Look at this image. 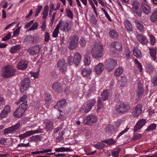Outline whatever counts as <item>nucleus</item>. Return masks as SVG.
Listing matches in <instances>:
<instances>
[{
    "instance_id": "f257e3e1",
    "label": "nucleus",
    "mask_w": 157,
    "mask_h": 157,
    "mask_svg": "<svg viewBox=\"0 0 157 157\" xmlns=\"http://www.w3.org/2000/svg\"><path fill=\"white\" fill-rule=\"evenodd\" d=\"M103 48L100 42H95L93 45L91 50V54L96 59L101 58L103 56Z\"/></svg>"
},
{
    "instance_id": "f03ea898",
    "label": "nucleus",
    "mask_w": 157,
    "mask_h": 157,
    "mask_svg": "<svg viewBox=\"0 0 157 157\" xmlns=\"http://www.w3.org/2000/svg\"><path fill=\"white\" fill-rule=\"evenodd\" d=\"M16 71V69L13 66L8 65L4 67L1 75L4 78H9L14 76Z\"/></svg>"
},
{
    "instance_id": "7ed1b4c3",
    "label": "nucleus",
    "mask_w": 157,
    "mask_h": 157,
    "mask_svg": "<svg viewBox=\"0 0 157 157\" xmlns=\"http://www.w3.org/2000/svg\"><path fill=\"white\" fill-rule=\"evenodd\" d=\"M28 107V105L26 101L21 103L13 112L14 116L16 117H21L25 113Z\"/></svg>"
},
{
    "instance_id": "20e7f679",
    "label": "nucleus",
    "mask_w": 157,
    "mask_h": 157,
    "mask_svg": "<svg viewBox=\"0 0 157 157\" xmlns=\"http://www.w3.org/2000/svg\"><path fill=\"white\" fill-rule=\"evenodd\" d=\"M21 128V125L20 123L17 122L15 124L4 129L3 130V133L5 135L9 134H12L17 132Z\"/></svg>"
},
{
    "instance_id": "39448f33",
    "label": "nucleus",
    "mask_w": 157,
    "mask_h": 157,
    "mask_svg": "<svg viewBox=\"0 0 157 157\" xmlns=\"http://www.w3.org/2000/svg\"><path fill=\"white\" fill-rule=\"evenodd\" d=\"M81 60V56L78 52L75 53L73 58L70 56L68 57L67 63L70 65L74 63L76 66H78Z\"/></svg>"
},
{
    "instance_id": "423d86ee",
    "label": "nucleus",
    "mask_w": 157,
    "mask_h": 157,
    "mask_svg": "<svg viewBox=\"0 0 157 157\" xmlns=\"http://www.w3.org/2000/svg\"><path fill=\"white\" fill-rule=\"evenodd\" d=\"M130 105L127 103L121 102L119 105L116 106L115 110L118 113H124L128 112L130 109Z\"/></svg>"
},
{
    "instance_id": "0eeeda50",
    "label": "nucleus",
    "mask_w": 157,
    "mask_h": 157,
    "mask_svg": "<svg viewBox=\"0 0 157 157\" xmlns=\"http://www.w3.org/2000/svg\"><path fill=\"white\" fill-rule=\"evenodd\" d=\"M97 120V117L96 116L90 114L83 119L82 123L86 125H91L96 122Z\"/></svg>"
},
{
    "instance_id": "6e6552de",
    "label": "nucleus",
    "mask_w": 157,
    "mask_h": 157,
    "mask_svg": "<svg viewBox=\"0 0 157 157\" xmlns=\"http://www.w3.org/2000/svg\"><path fill=\"white\" fill-rule=\"evenodd\" d=\"M79 38L76 35H74L70 39L68 48L71 50L75 49L78 46Z\"/></svg>"
},
{
    "instance_id": "1a4fd4ad",
    "label": "nucleus",
    "mask_w": 157,
    "mask_h": 157,
    "mask_svg": "<svg viewBox=\"0 0 157 157\" xmlns=\"http://www.w3.org/2000/svg\"><path fill=\"white\" fill-rule=\"evenodd\" d=\"M117 65V61L113 59H108L105 62V68L109 71H112Z\"/></svg>"
},
{
    "instance_id": "9d476101",
    "label": "nucleus",
    "mask_w": 157,
    "mask_h": 157,
    "mask_svg": "<svg viewBox=\"0 0 157 157\" xmlns=\"http://www.w3.org/2000/svg\"><path fill=\"white\" fill-rule=\"evenodd\" d=\"M57 65L60 72L63 74H65L67 71V65L65 60L63 59L59 60Z\"/></svg>"
},
{
    "instance_id": "9b49d317",
    "label": "nucleus",
    "mask_w": 157,
    "mask_h": 157,
    "mask_svg": "<svg viewBox=\"0 0 157 157\" xmlns=\"http://www.w3.org/2000/svg\"><path fill=\"white\" fill-rule=\"evenodd\" d=\"M31 81L29 78H26L23 79L21 82L20 87L21 91L23 93L29 88Z\"/></svg>"
},
{
    "instance_id": "f8f14e48",
    "label": "nucleus",
    "mask_w": 157,
    "mask_h": 157,
    "mask_svg": "<svg viewBox=\"0 0 157 157\" xmlns=\"http://www.w3.org/2000/svg\"><path fill=\"white\" fill-rule=\"evenodd\" d=\"M58 25H59L60 29L66 33H69L71 29V28L69 26V24L67 22L61 21Z\"/></svg>"
},
{
    "instance_id": "ddd939ff",
    "label": "nucleus",
    "mask_w": 157,
    "mask_h": 157,
    "mask_svg": "<svg viewBox=\"0 0 157 157\" xmlns=\"http://www.w3.org/2000/svg\"><path fill=\"white\" fill-rule=\"evenodd\" d=\"M41 46L39 45L30 47L27 50L29 54L32 55H34L38 54L40 51Z\"/></svg>"
},
{
    "instance_id": "4468645a",
    "label": "nucleus",
    "mask_w": 157,
    "mask_h": 157,
    "mask_svg": "<svg viewBox=\"0 0 157 157\" xmlns=\"http://www.w3.org/2000/svg\"><path fill=\"white\" fill-rule=\"evenodd\" d=\"M52 90L58 93H59L62 90V87L61 83L58 82H54L52 85Z\"/></svg>"
},
{
    "instance_id": "2eb2a0df",
    "label": "nucleus",
    "mask_w": 157,
    "mask_h": 157,
    "mask_svg": "<svg viewBox=\"0 0 157 157\" xmlns=\"http://www.w3.org/2000/svg\"><path fill=\"white\" fill-rule=\"evenodd\" d=\"M104 68V65L102 63H99L96 65L94 66V71L98 75H100L103 71Z\"/></svg>"
},
{
    "instance_id": "dca6fc26",
    "label": "nucleus",
    "mask_w": 157,
    "mask_h": 157,
    "mask_svg": "<svg viewBox=\"0 0 157 157\" xmlns=\"http://www.w3.org/2000/svg\"><path fill=\"white\" fill-rule=\"evenodd\" d=\"M28 62L25 60L21 61L17 65V67L18 70H24L28 67Z\"/></svg>"
},
{
    "instance_id": "f3484780",
    "label": "nucleus",
    "mask_w": 157,
    "mask_h": 157,
    "mask_svg": "<svg viewBox=\"0 0 157 157\" xmlns=\"http://www.w3.org/2000/svg\"><path fill=\"white\" fill-rule=\"evenodd\" d=\"M146 120L142 119L138 121L135 126L134 127L133 130L134 132H136L138 130L140 129L146 124Z\"/></svg>"
},
{
    "instance_id": "a211bd4d",
    "label": "nucleus",
    "mask_w": 157,
    "mask_h": 157,
    "mask_svg": "<svg viewBox=\"0 0 157 157\" xmlns=\"http://www.w3.org/2000/svg\"><path fill=\"white\" fill-rule=\"evenodd\" d=\"M39 132V131L38 130L34 131L31 130L30 131H27L25 133L23 134L19 135L18 137H19L21 139H22L25 138L33 134L38 133Z\"/></svg>"
},
{
    "instance_id": "6ab92c4d",
    "label": "nucleus",
    "mask_w": 157,
    "mask_h": 157,
    "mask_svg": "<svg viewBox=\"0 0 157 157\" xmlns=\"http://www.w3.org/2000/svg\"><path fill=\"white\" fill-rule=\"evenodd\" d=\"M96 103V101L94 99H91L88 100L87 102L86 109L84 110L85 113L89 112L91 109L92 107L94 106Z\"/></svg>"
},
{
    "instance_id": "aec40b11",
    "label": "nucleus",
    "mask_w": 157,
    "mask_h": 157,
    "mask_svg": "<svg viewBox=\"0 0 157 157\" xmlns=\"http://www.w3.org/2000/svg\"><path fill=\"white\" fill-rule=\"evenodd\" d=\"M142 105L140 104L138 105L133 109L132 113V115L134 117H137L141 113L142 111Z\"/></svg>"
},
{
    "instance_id": "412c9836",
    "label": "nucleus",
    "mask_w": 157,
    "mask_h": 157,
    "mask_svg": "<svg viewBox=\"0 0 157 157\" xmlns=\"http://www.w3.org/2000/svg\"><path fill=\"white\" fill-rule=\"evenodd\" d=\"M138 89L136 90L137 96L138 97H141L143 94L144 90L141 83L139 82L137 85Z\"/></svg>"
},
{
    "instance_id": "4be33fe9",
    "label": "nucleus",
    "mask_w": 157,
    "mask_h": 157,
    "mask_svg": "<svg viewBox=\"0 0 157 157\" xmlns=\"http://www.w3.org/2000/svg\"><path fill=\"white\" fill-rule=\"evenodd\" d=\"M157 48L155 47L152 48H149L150 54L151 57L152 58V59L155 60L156 59Z\"/></svg>"
},
{
    "instance_id": "5701e85b",
    "label": "nucleus",
    "mask_w": 157,
    "mask_h": 157,
    "mask_svg": "<svg viewBox=\"0 0 157 157\" xmlns=\"http://www.w3.org/2000/svg\"><path fill=\"white\" fill-rule=\"evenodd\" d=\"M66 102V100L65 99H63L62 100L59 101L54 106V108L56 109L61 108L64 106Z\"/></svg>"
},
{
    "instance_id": "b1692460",
    "label": "nucleus",
    "mask_w": 157,
    "mask_h": 157,
    "mask_svg": "<svg viewBox=\"0 0 157 157\" xmlns=\"http://www.w3.org/2000/svg\"><path fill=\"white\" fill-rule=\"evenodd\" d=\"M124 24L128 31L132 32L133 31L132 25L129 20H126L124 21Z\"/></svg>"
},
{
    "instance_id": "393cba45",
    "label": "nucleus",
    "mask_w": 157,
    "mask_h": 157,
    "mask_svg": "<svg viewBox=\"0 0 157 157\" xmlns=\"http://www.w3.org/2000/svg\"><path fill=\"white\" fill-rule=\"evenodd\" d=\"M137 38L140 42L142 44H145L147 43L146 38L141 34H138L137 36Z\"/></svg>"
},
{
    "instance_id": "a878e982",
    "label": "nucleus",
    "mask_w": 157,
    "mask_h": 157,
    "mask_svg": "<svg viewBox=\"0 0 157 157\" xmlns=\"http://www.w3.org/2000/svg\"><path fill=\"white\" fill-rule=\"evenodd\" d=\"M34 40L33 36L31 35H29L25 37L24 40V42L28 44H30L34 43Z\"/></svg>"
},
{
    "instance_id": "bb28decb",
    "label": "nucleus",
    "mask_w": 157,
    "mask_h": 157,
    "mask_svg": "<svg viewBox=\"0 0 157 157\" xmlns=\"http://www.w3.org/2000/svg\"><path fill=\"white\" fill-rule=\"evenodd\" d=\"M109 95V91L108 90H105L101 94L102 100L105 101L107 100Z\"/></svg>"
},
{
    "instance_id": "cd10ccee",
    "label": "nucleus",
    "mask_w": 157,
    "mask_h": 157,
    "mask_svg": "<svg viewBox=\"0 0 157 157\" xmlns=\"http://www.w3.org/2000/svg\"><path fill=\"white\" fill-rule=\"evenodd\" d=\"M81 72L83 76L86 77L91 74L92 70L90 68H85L82 70Z\"/></svg>"
},
{
    "instance_id": "c85d7f7f",
    "label": "nucleus",
    "mask_w": 157,
    "mask_h": 157,
    "mask_svg": "<svg viewBox=\"0 0 157 157\" xmlns=\"http://www.w3.org/2000/svg\"><path fill=\"white\" fill-rule=\"evenodd\" d=\"M109 35V36L113 39H117L118 36L117 32L113 29H112L110 31Z\"/></svg>"
},
{
    "instance_id": "c756f323",
    "label": "nucleus",
    "mask_w": 157,
    "mask_h": 157,
    "mask_svg": "<svg viewBox=\"0 0 157 157\" xmlns=\"http://www.w3.org/2000/svg\"><path fill=\"white\" fill-rule=\"evenodd\" d=\"M111 45L116 50H121L122 49L121 44L118 42H114L111 43Z\"/></svg>"
},
{
    "instance_id": "7c9ffc66",
    "label": "nucleus",
    "mask_w": 157,
    "mask_h": 157,
    "mask_svg": "<svg viewBox=\"0 0 157 157\" xmlns=\"http://www.w3.org/2000/svg\"><path fill=\"white\" fill-rule=\"evenodd\" d=\"M55 151L56 152H62L65 151H72V150L69 148L62 147L57 148L56 149Z\"/></svg>"
},
{
    "instance_id": "2f4dec72",
    "label": "nucleus",
    "mask_w": 157,
    "mask_h": 157,
    "mask_svg": "<svg viewBox=\"0 0 157 157\" xmlns=\"http://www.w3.org/2000/svg\"><path fill=\"white\" fill-rule=\"evenodd\" d=\"M127 79L125 76H122L119 80V84L121 86H124L127 82Z\"/></svg>"
},
{
    "instance_id": "473e14b6",
    "label": "nucleus",
    "mask_w": 157,
    "mask_h": 157,
    "mask_svg": "<svg viewBox=\"0 0 157 157\" xmlns=\"http://www.w3.org/2000/svg\"><path fill=\"white\" fill-rule=\"evenodd\" d=\"M150 19L152 22L157 21V9L152 13L150 17Z\"/></svg>"
},
{
    "instance_id": "72a5a7b5",
    "label": "nucleus",
    "mask_w": 157,
    "mask_h": 157,
    "mask_svg": "<svg viewBox=\"0 0 157 157\" xmlns=\"http://www.w3.org/2000/svg\"><path fill=\"white\" fill-rule=\"evenodd\" d=\"M140 5L139 2L137 0H135L132 2V6L134 10H136L138 9Z\"/></svg>"
},
{
    "instance_id": "f704fd0d",
    "label": "nucleus",
    "mask_w": 157,
    "mask_h": 157,
    "mask_svg": "<svg viewBox=\"0 0 157 157\" xmlns=\"http://www.w3.org/2000/svg\"><path fill=\"white\" fill-rule=\"evenodd\" d=\"M105 146V144L101 143H98V144H94L93 146L98 149H101L104 148Z\"/></svg>"
},
{
    "instance_id": "c9c22d12",
    "label": "nucleus",
    "mask_w": 157,
    "mask_h": 157,
    "mask_svg": "<svg viewBox=\"0 0 157 157\" xmlns=\"http://www.w3.org/2000/svg\"><path fill=\"white\" fill-rule=\"evenodd\" d=\"M123 72V69L122 67H120L116 69L114 72V75L116 76H118L121 75Z\"/></svg>"
},
{
    "instance_id": "e433bc0d",
    "label": "nucleus",
    "mask_w": 157,
    "mask_h": 157,
    "mask_svg": "<svg viewBox=\"0 0 157 157\" xmlns=\"http://www.w3.org/2000/svg\"><path fill=\"white\" fill-rule=\"evenodd\" d=\"M135 22L136 24V26L138 29L140 31H142L144 29V27L140 21L138 20H136Z\"/></svg>"
},
{
    "instance_id": "4c0bfd02",
    "label": "nucleus",
    "mask_w": 157,
    "mask_h": 157,
    "mask_svg": "<svg viewBox=\"0 0 157 157\" xmlns=\"http://www.w3.org/2000/svg\"><path fill=\"white\" fill-rule=\"evenodd\" d=\"M133 51L134 55L137 58H138L141 56V53L140 50L134 48Z\"/></svg>"
},
{
    "instance_id": "58836bf2",
    "label": "nucleus",
    "mask_w": 157,
    "mask_h": 157,
    "mask_svg": "<svg viewBox=\"0 0 157 157\" xmlns=\"http://www.w3.org/2000/svg\"><path fill=\"white\" fill-rule=\"evenodd\" d=\"M59 25H57L53 33L52 36L53 37L55 38L57 37L59 33Z\"/></svg>"
},
{
    "instance_id": "ea45409f",
    "label": "nucleus",
    "mask_w": 157,
    "mask_h": 157,
    "mask_svg": "<svg viewBox=\"0 0 157 157\" xmlns=\"http://www.w3.org/2000/svg\"><path fill=\"white\" fill-rule=\"evenodd\" d=\"M20 49L19 45H16L10 49V52L12 53H14L17 52Z\"/></svg>"
},
{
    "instance_id": "a19ab883",
    "label": "nucleus",
    "mask_w": 157,
    "mask_h": 157,
    "mask_svg": "<svg viewBox=\"0 0 157 157\" xmlns=\"http://www.w3.org/2000/svg\"><path fill=\"white\" fill-rule=\"evenodd\" d=\"M106 131L112 133L114 132V128L111 124H109L106 128Z\"/></svg>"
},
{
    "instance_id": "79ce46f5",
    "label": "nucleus",
    "mask_w": 157,
    "mask_h": 157,
    "mask_svg": "<svg viewBox=\"0 0 157 157\" xmlns=\"http://www.w3.org/2000/svg\"><path fill=\"white\" fill-rule=\"evenodd\" d=\"M84 63L85 65H88L90 63V58L88 56L85 55L84 57Z\"/></svg>"
},
{
    "instance_id": "37998d69",
    "label": "nucleus",
    "mask_w": 157,
    "mask_h": 157,
    "mask_svg": "<svg viewBox=\"0 0 157 157\" xmlns=\"http://www.w3.org/2000/svg\"><path fill=\"white\" fill-rule=\"evenodd\" d=\"M98 103V108L97 110H98L100 109L101 108L103 107V105L102 103V101L100 97H98V100L97 101Z\"/></svg>"
},
{
    "instance_id": "c03bdc74",
    "label": "nucleus",
    "mask_w": 157,
    "mask_h": 157,
    "mask_svg": "<svg viewBox=\"0 0 157 157\" xmlns=\"http://www.w3.org/2000/svg\"><path fill=\"white\" fill-rule=\"evenodd\" d=\"M102 142H105L109 145L114 144L116 141L113 139H107L102 141Z\"/></svg>"
},
{
    "instance_id": "a18cd8bd",
    "label": "nucleus",
    "mask_w": 157,
    "mask_h": 157,
    "mask_svg": "<svg viewBox=\"0 0 157 157\" xmlns=\"http://www.w3.org/2000/svg\"><path fill=\"white\" fill-rule=\"evenodd\" d=\"M149 36L150 37V44L151 45H154L156 43V39L153 35H150Z\"/></svg>"
},
{
    "instance_id": "49530a36",
    "label": "nucleus",
    "mask_w": 157,
    "mask_h": 157,
    "mask_svg": "<svg viewBox=\"0 0 157 157\" xmlns=\"http://www.w3.org/2000/svg\"><path fill=\"white\" fill-rule=\"evenodd\" d=\"M41 137L40 135H36L35 136H33L30 137V139L31 141H37L40 140Z\"/></svg>"
},
{
    "instance_id": "de8ad7c7",
    "label": "nucleus",
    "mask_w": 157,
    "mask_h": 157,
    "mask_svg": "<svg viewBox=\"0 0 157 157\" xmlns=\"http://www.w3.org/2000/svg\"><path fill=\"white\" fill-rule=\"evenodd\" d=\"M147 5L144 2L142 3L141 4V7L143 12L145 14H147Z\"/></svg>"
},
{
    "instance_id": "09e8293b",
    "label": "nucleus",
    "mask_w": 157,
    "mask_h": 157,
    "mask_svg": "<svg viewBox=\"0 0 157 157\" xmlns=\"http://www.w3.org/2000/svg\"><path fill=\"white\" fill-rule=\"evenodd\" d=\"M52 149H47L45 150H44L43 151H37L36 152H31L32 154H38L39 153H47L48 152H51L52 151Z\"/></svg>"
},
{
    "instance_id": "8fccbe9b",
    "label": "nucleus",
    "mask_w": 157,
    "mask_h": 157,
    "mask_svg": "<svg viewBox=\"0 0 157 157\" xmlns=\"http://www.w3.org/2000/svg\"><path fill=\"white\" fill-rule=\"evenodd\" d=\"M156 125L155 124H150L148 127V132L150 131H152L156 128Z\"/></svg>"
},
{
    "instance_id": "3c124183",
    "label": "nucleus",
    "mask_w": 157,
    "mask_h": 157,
    "mask_svg": "<svg viewBox=\"0 0 157 157\" xmlns=\"http://www.w3.org/2000/svg\"><path fill=\"white\" fill-rule=\"evenodd\" d=\"M67 13V16L70 19H72L73 18V14L72 11L70 10L67 9L66 10Z\"/></svg>"
},
{
    "instance_id": "603ef678",
    "label": "nucleus",
    "mask_w": 157,
    "mask_h": 157,
    "mask_svg": "<svg viewBox=\"0 0 157 157\" xmlns=\"http://www.w3.org/2000/svg\"><path fill=\"white\" fill-rule=\"evenodd\" d=\"M134 62L135 64L136 65V67L139 68L140 72H141L142 71V67L141 64L136 59L134 61Z\"/></svg>"
},
{
    "instance_id": "864d4df0",
    "label": "nucleus",
    "mask_w": 157,
    "mask_h": 157,
    "mask_svg": "<svg viewBox=\"0 0 157 157\" xmlns=\"http://www.w3.org/2000/svg\"><path fill=\"white\" fill-rule=\"evenodd\" d=\"M79 44L81 47H83L86 45V41L84 38H81L79 41Z\"/></svg>"
},
{
    "instance_id": "5fc2aeb1",
    "label": "nucleus",
    "mask_w": 157,
    "mask_h": 157,
    "mask_svg": "<svg viewBox=\"0 0 157 157\" xmlns=\"http://www.w3.org/2000/svg\"><path fill=\"white\" fill-rule=\"evenodd\" d=\"M38 26V23L37 22H35L33 24L31 27L29 29V31H30L36 29Z\"/></svg>"
},
{
    "instance_id": "6e6d98bb",
    "label": "nucleus",
    "mask_w": 157,
    "mask_h": 157,
    "mask_svg": "<svg viewBox=\"0 0 157 157\" xmlns=\"http://www.w3.org/2000/svg\"><path fill=\"white\" fill-rule=\"evenodd\" d=\"M151 82L154 86H157V75L154 76L151 80Z\"/></svg>"
},
{
    "instance_id": "4d7b16f0",
    "label": "nucleus",
    "mask_w": 157,
    "mask_h": 157,
    "mask_svg": "<svg viewBox=\"0 0 157 157\" xmlns=\"http://www.w3.org/2000/svg\"><path fill=\"white\" fill-rule=\"evenodd\" d=\"M27 98L26 95H24L22 97H21L19 100L17 102L16 104L18 105L21 102H23L25 101Z\"/></svg>"
},
{
    "instance_id": "13d9d810",
    "label": "nucleus",
    "mask_w": 157,
    "mask_h": 157,
    "mask_svg": "<svg viewBox=\"0 0 157 157\" xmlns=\"http://www.w3.org/2000/svg\"><path fill=\"white\" fill-rule=\"evenodd\" d=\"M101 10L104 12V14L105 15V17L107 18V19L109 21H112V20L110 17L109 15L108 14L107 12L103 8H102Z\"/></svg>"
},
{
    "instance_id": "bf43d9fd",
    "label": "nucleus",
    "mask_w": 157,
    "mask_h": 157,
    "mask_svg": "<svg viewBox=\"0 0 157 157\" xmlns=\"http://www.w3.org/2000/svg\"><path fill=\"white\" fill-rule=\"evenodd\" d=\"M53 124L52 122H47L46 124V128L48 130L50 129L52 127Z\"/></svg>"
},
{
    "instance_id": "052dcab7",
    "label": "nucleus",
    "mask_w": 157,
    "mask_h": 157,
    "mask_svg": "<svg viewBox=\"0 0 157 157\" xmlns=\"http://www.w3.org/2000/svg\"><path fill=\"white\" fill-rule=\"evenodd\" d=\"M45 96L46 97L45 101L47 102L51 100L52 98L51 95L48 93H45Z\"/></svg>"
},
{
    "instance_id": "680f3d73",
    "label": "nucleus",
    "mask_w": 157,
    "mask_h": 157,
    "mask_svg": "<svg viewBox=\"0 0 157 157\" xmlns=\"http://www.w3.org/2000/svg\"><path fill=\"white\" fill-rule=\"evenodd\" d=\"M154 71L153 67L151 65H148V72H149V74H151Z\"/></svg>"
},
{
    "instance_id": "e2e57ef3",
    "label": "nucleus",
    "mask_w": 157,
    "mask_h": 157,
    "mask_svg": "<svg viewBox=\"0 0 157 157\" xmlns=\"http://www.w3.org/2000/svg\"><path fill=\"white\" fill-rule=\"evenodd\" d=\"M42 7V6L39 5L38 6V8L36 10L35 13V17L37 16L39 13H40V11Z\"/></svg>"
},
{
    "instance_id": "0e129e2a",
    "label": "nucleus",
    "mask_w": 157,
    "mask_h": 157,
    "mask_svg": "<svg viewBox=\"0 0 157 157\" xmlns=\"http://www.w3.org/2000/svg\"><path fill=\"white\" fill-rule=\"evenodd\" d=\"M121 97L120 94H117L115 95L114 101L115 102H119L120 101Z\"/></svg>"
},
{
    "instance_id": "69168bd1",
    "label": "nucleus",
    "mask_w": 157,
    "mask_h": 157,
    "mask_svg": "<svg viewBox=\"0 0 157 157\" xmlns=\"http://www.w3.org/2000/svg\"><path fill=\"white\" fill-rule=\"evenodd\" d=\"M30 73L32 76L33 77L35 78H37L39 75V72H34L32 71Z\"/></svg>"
},
{
    "instance_id": "338daca9",
    "label": "nucleus",
    "mask_w": 157,
    "mask_h": 157,
    "mask_svg": "<svg viewBox=\"0 0 157 157\" xmlns=\"http://www.w3.org/2000/svg\"><path fill=\"white\" fill-rule=\"evenodd\" d=\"M135 13L136 14L139 16H141L142 14V11L139 8L136 10H133Z\"/></svg>"
},
{
    "instance_id": "774afa93",
    "label": "nucleus",
    "mask_w": 157,
    "mask_h": 157,
    "mask_svg": "<svg viewBox=\"0 0 157 157\" xmlns=\"http://www.w3.org/2000/svg\"><path fill=\"white\" fill-rule=\"evenodd\" d=\"M141 137V135L140 134L135 135L133 136L132 139L133 140H137Z\"/></svg>"
}]
</instances>
